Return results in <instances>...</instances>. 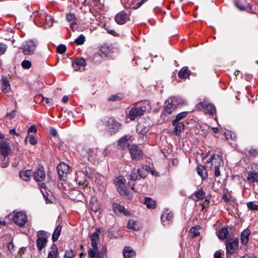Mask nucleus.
Instances as JSON below:
<instances>
[{
  "label": "nucleus",
  "mask_w": 258,
  "mask_h": 258,
  "mask_svg": "<svg viewBox=\"0 0 258 258\" xmlns=\"http://www.w3.org/2000/svg\"><path fill=\"white\" fill-rule=\"evenodd\" d=\"M182 103L183 101L180 98L175 97H170L165 102L163 113L165 114H171L178 104Z\"/></svg>",
  "instance_id": "obj_1"
},
{
  "label": "nucleus",
  "mask_w": 258,
  "mask_h": 258,
  "mask_svg": "<svg viewBox=\"0 0 258 258\" xmlns=\"http://www.w3.org/2000/svg\"><path fill=\"white\" fill-rule=\"evenodd\" d=\"M114 183L117 187V190L119 194L124 198L131 199L133 198V194L128 190L125 186L122 180L119 178H116L114 180Z\"/></svg>",
  "instance_id": "obj_2"
},
{
  "label": "nucleus",
  "mask_w": 258,
  "mask_h": 258,
  "mask_svg": "<svg viewBox=\"0 0 258 258\" xmlns=\"http://www.w3.org/2000/svg\"><path fill=\"white\" fill-rule=\"evenodd\" d=\"M210 162L212 165L215 166L214 174L215 176H219L220 175L219 167L223 163L222 157L219 154H214L211 157Z\"/></svg>",
  "instance_id": "obj_3"
},
{
  "label": "nucleus",
  "mask_w": 258,
  "mask_h": 258,
  "mask_svg": "<svg viewBox=\"0 0 258 258\" xmlns=\"http://www.w3.org/2000/svg\"><path fill=\"white\" fill-rule=\"evenodd\" d=\"M196 108L199 110L204 111L205 113L213 115L216 112V108L215 106L211 104L206 102H203L198 103L196 105Z\"/></svg>",
  "instance_id": "obj_4"
},
{
  "label": "nucleus",
  "mask_w": 258,
  "mask_h": 258,
  "mask_svg": "<svg viewBox=\"0 0 258 258\" xmlns=\"http://www.w3.org/2000/svg\"><path fill=\"white\" fill-rule=\"evenodd\" d=\"M33 15L36 17V20L38 18L42 20L45 27H50L53 25L51 16L46 14L45 13L36 12L33 13Z\"/></svg>",
  "instance_id": "obj_5"
},
{
  "label": "nucleus",
  "mask_w": 258,
  "mask_h": 258,
  "mask_svg": "<svg viewBox=\"0 0 258 258\" xmlns=\"http://www.w3.org/2000/svg\"><path fill=\"white\" fill-rule=\"evenodd\" d=\"M37 45V42L29 40L23 45V52L25 54L29 55L33 53Z\"/></svg>",
  "instance_id": "obj_6"
},
{
  "label": "nucleus",
  "mask_w": 258,
  "mask_h": 258,
  "mask_svg": "<svg viewBox=\"0 0 258 258\" xmlns=\"http://www.w3.org/2000/svg\"><path fill=\"white\" fill-rule=\"evenodd\" d=\"M13 219L15 223L20 227L23 226L27 222V217L26 213L23 212L16 213L13 217Z\"/></svg>",
  "instance_id": "obj_7"
},
{
  "label": "nucleus",
  "mask_w": 258,
  "mask_h": 258,
  "mask_svg": "<svg viewBox=\"0 0 258 258\" xmlns=\"http://www.w3.org/2000/svg\"><path fill=\"white\" fill-rule=\"evenodd\" d=\"M58 176L61 180H65L69 171V166L65 163H60L57 166Z\"/></svg>",
  "instance_id": "obj_8"
},
{
  "label": "nucleus",
  "mask_w": 258,
  "mask_h": 258,
  "mask_svg": "<svg viewBox=\"0 0 258 258\" xmlns=\"http://www.w3.org/2000/svg\"><path fill=\"white\" fill-rule=\"evenodd\" d=\"M128 150L133 159L138 160L142 157V151L137 145H132Z\"/></svg>",
  "instance_id": "obj_9"
},
{
  "label": "nucleus",
  "mask_w": 258,
  "mask_h": 258,
  "mask_svg": "<svg viewBox=\"0 0 258 258\" xmlns=\"http://www.w3.org/2000/svg\"><path fill=\"white\" fill-rule=\"evenodd\" d=\"M238 241L237 239L229 240L226 243V251L227 253H234L238 247Z\"/></svg>",
  "instance_id": "obj_10"
},
{
  "label": "nucleus",
  "mask_w": 258,
  "mask_h": 258,
  "mask_svg": "<svg viewBox=\"0 0 258 258\" xmlns=\"http://www.w3.org/2000/svg\"><path fill=\"white\" fill-rule=\"evenodd\" d=\"M33 177L36 181H43L46 178V173L43 167H40L33 171Z\"/></svg>",
  "instance_id": "obj_11"
},
{
  "label": "nucleus",
  "mask_w": 258,
  "mask_h": 258,
  "mask_svg": "<svg viewBox=\"0 0 258 258\" xmlns=\"http://www.w3.org/2000/svg\"><path fill=\"white\" fill-rule=\"evenodd\" d=\"M161 219L164 225H168L173 221V213L168 210H166L161 215Z\"/></svg>",
  "instance_id": "obj_12"
},
{
  "label": "nucleus",
  "mask_w": 258,
  "mask_h": 258,
  "mask_svg": "<svg viewBox=\"0 0 258 258\" xmlns=\"http://www.w3.org/2000/svg\"><path fill=\"white\" fill-rule=\"evenodd\" d=\"M11 152L10 144L4 140L0 141V153L1 155H8Z\"/></svg>",
  "instance_id": "obj_13"
},
{
  "label": "nucleus",
  "mask_w": 258,
  "mask_h": 258,
  "mask_svg": "<svg viewBox=\"0 0 258 258\" xmlns=\"http://www.w3.org/2000/svg\"><path fill=\"white\" fill-rule=\"evenodd\" d=\"M129 19V17L127 13L123 11L117 14L115 17V22L119 25L125 24Z\"/></svg>",
  "instance_id": "obj_14"
},
{
  "label": "nucleus",
  "mask_w": 258,
  "mask_h": 258,
  "mask_svg": "<svg viewBox=\"0 0 258 258\" xmlns=\"http://www.w3.org/2000/svg\"><path fill=\"white\" fill-rule=\"evenodd\" d=\"M145 109L141 107H136L132 109L129 112L128 116L131 120H134L136 117L143 115Z\"/></svg>",
  "instance_id": "obj_15"
},
{
  "label": "nucleus",
  "mask_w": 258,
  "mask_h": 258,
  "mask_svg": "<svg viewBox=\"0 0 258 258\" xmlns=\"http://www.w3.org/2000/svg\"><path fill=\"white\" fill-rule=\"evenodd\" d=\"M100 228H97L96 231L91 234L90 239L91 241L92 247H96L97 246L99 241V233L100 232Z\"/></svg>",
  "instance_id": "obj_16"
},
{
  "label": "nucleus",
  "mask_w": 258,
  "mask_h": 258,
  "mask_svg": "<svg viewBox=\"0 0 258 258\" xmlns=\"http://www.w3.org/2000/svg\"><path fill=\"white\" fill-rule=\"evenodd\" d=\"M123 254L124 258H135V251L130 246H125L123 249Z\"/></svg>",
  "instance_id": "obj_17"
},
{
  "label": "nucleus",
  "mask_w": 258,
  "mask_h": 258,
  "mask_svg": "<svg viewBox=\"0 0 258 258\" xmlns=\"http://www.w3.org/2000/svg\"><path fill=\"white\" fill-rule=\"evenodd\" d=\"M172 125L175 126L174 130L173 131V134L176 136H179L180 133L182 132L184 128V124L182 122H174L172 121Z\"/></svg>",
  "instance_id": "obj_18"
},
{
  "label": "nucleus",
  "mask_w": 258,
  "mask_h": 258,
  "mask_svg": "<svg viewBox=\"0 0 258 258\" xmlns=\"http://www.w3.org/2000/svg\"><path fill=\"white\" fill-rule=\"evenodd\" d=\"M131 138V136H125L121 138L118 142V145L122 149L130 147L128 140Z\"/></svg>",
  "instance_id": "obj_19"
},
{
  "label": "nucleus",
  "mask_w": 258,
  "mask_h": 258,
  "mask_svg": "<svg viewBox=\"0 0 258 258\" xmlns=\"http://www.w3.org/2000/svg\"><path fill=\"white\" fill-rule=\"evenodd\" d=\"M107 126L110 132L114 133L119 130L120 125L117 121L112 119H110L107 122Z\"/></svg>",
  "instance_id": "obj_20"
},
{
  "label": "nucleus",
  "mask_w": 258,
  "mask_h": 258,
  "mask_svg": "<svg viewBox=\"0 0 258 258\" xmlns=\"http://www.w3.org/2000/svg\"><path fill=\"white\" fill-rule=\"evenodd\" d=\"M86 65L85 60L83 58H77L72 63V66L75 71H80L81 67H85Z\"/></svg>",
  "instance_id": "obj_21"
},
{
  "label": "nucleus",
  "mask_w": 258,
  "mask_h": 258,
  "mask_svg": "<svg viewBox=\"0 0 258 258\" xmlns=\"http://www.w3.org/2000/svg\"><path fill=\"white\" fill-rule=\"evenodd\" d=\"M47 238L46 237H39L36 240L37 247L41 251L46 245Z\"/></svg>",
  "instance_id": "obj_22"
},
{
  "label": "nucleus",
  "mask_w": 258,
  "mask_h": 258,
  "mask_svg": "<svg viewBox=\"0 0 258 258\" xmlns=\"http://www.w3.org/2000/svg\"><path fill=\"white\" fill-rule=\"evenodd\" d=\"M20 177L25 181H29L30 180L32 176H33V171L31 170H26L21 171L20 172Z\"/></svg>",
  "instance_id": "obj_23"
},
{
  "label": "nucleus",
  "mask_w": 258,
  "mask_h": 258,
  "mask_svg": "<svg viewBox=\"0 0 258 258\" xmlns=\"http://www.w3.org/2000/svg\"><path fill=\"white\" fill-rule=\"evenodd\" d=\"M2 90L4 92H8L10 89V85L6 77L2 78Z\"/></svg>",
  "instance_id": "obj_24"
},
{
  "label": "nucleus",
  "mask_w": 258,
  "mask_h": 258,
  "mask_svg": "<svg viewBox=\"0 0 258 258\" xmlns=\"http://www.w3.org/2000/svg\"><path fill=\"white\" fill-rule=\"evenodd\" d=\"M250 231L248 229L244 230L241 234V241L243 244H246L248 241Z\"/></svg>",
  "instance_id": "obj_25"
},
{
  "label": "nucleus",
  "mask_w": 258,
  "mask_h": 258,
  "mask_svg": "<svg viewBox=\"0 0 258 258\" xmlns=\"http://www.w3.org/2000/svg\"><path fill=\"white\" fill-rule=\"evenodd\" d=\"M190 75V71L187 67H183L178 73V77L181 79H186Z\"/></svg>",
  "instance_id": "obj_26"
},
{
  "label": "nucleus",
  "mask_w": 258,
  "mask_h": 258,
  "mask_svg": "<svg viewBox=\"0 0 258 258\" xmlns=\"http://www.w3.org/2000/svg\"><path fill=\"white\" fill-rule=\"evenodd\" d=\"M195 197L193 198L195 201H198L204 199L205 197V192L204 190L201 188L195 193Z\"/></svg>",
  "instance_id": "obj_27"
},
{
  "label": "nucleus",
  "mask_w": 258,
  "mask_h": 258,
  "mask_svg": "<svg viewBox=\"0 0 258 258\" xmlns=\"http://www.w3.org/2000/svg\"><path fill=\"white\" fill-rule=\"evenodd\" d=\"M144 204L146 205L148 209H155L156 206V203L155 201L150 198H145Z\"/></svg>",
  "instance_id": "obj_28"
},
{
  "label": "nucleus",
  "mask_w": 258,
  "mask_h": 258,
  "mask_svg": "<svg viewBox=\"0 0 258 258\" xmlns=\"http://www.w3.org/2000/svg\"><path fill=\"white\" fill-rule=\"evenodd\" d=\"M110 53L109 47L104 45L101 47L99 51V55L101 57H106L108 56Z\"/></svg>",
  "instance_id": "obj_29"
},
{
  "label": "nucleus",
  "mask_w": 258,
  "mask_h": 258,
  "mask_svg": "<svg viewBox=\"0 0 258 258\" xmlns=\"http://www.w3.org/2000/svg\"><path fill=\"white\" fill-rule=\"evenodd\" d=\"M138 174L137 170L134 169L130 176V180H131V181L128 182V185L133 189H134V187H133L134 185V181L137 179Z\"/></svg>",
  "instance_id": "obj_30"
},
{
  "label": "nucleus",
  "mask_w": 258,
  "mask_h": 258,
  "mask_svg": "<svg viewBox=\"0 0 258 258\" xmlns=\"http://www.w3.org/2000/svg\"><path fill=\"white\" fill-rule=\"evenodd\" d=\"M58 254L57 247L55 244H52L51 247V250L48 253L47 258H56Z\"/></svg>",
  "instance_id": "obj_31"
},
{
  "label": "nucleus",
  "mask_w": 258,
  "mask_h": 258,
  "mask_svg": "<svg viewBox=\"0 0 258 258\" xmlns=\"http://www.w3.org/2000/svg\"><path fill=\"white\" fill-rule=\"evenodd\" d=\"M198 174L201 176V177L205 179L208 176L207 170L203 166H198L197 167Z\"/></svg>",
  "instance_id": "obj_32"
},
{
  "label": "nucleus",
  "mask_w": 258,
  "mask_h": 258,
  "mask_svg": "<svg viewBox=\"0 0 258 258\" xmlns=\"http://www.w3.org/2000/svg\"><path fill=\"white\" fill-rule=\"evenodd\" d=\"M113 210L114 212L117 215L121 213H125L124 208L123 206L119 204L115 203L113 205Z\"/></svg>",
  "instance_id": "obj_33"
},
{
  "label": "nucleus",
  "mask_w": 258,
  "mask_h": 258,
  "mask_svg": "<svg viewBox=\"0 0 258 258\" xmlns=\"http://www.w3.org/2000/svg\"><path fill=\"white\" fill-rule=\"evenodd\" d=\"M88 255L91 258H94L95 257L97 258L98 255H100L98 249V246H96V247H92V248H90L88 251Z\"/></svg>",
  "instance_id": "obj_34"
},
{
  "label": "nucleus",
  "mask_w": 258,
  "mask_h": 258,
  "mask_svg": "<svg viewBox=\"0 0 258 258\" xmlns=\"http://www.w3.org/2000/svg\"><path fill=\"white\" fill-rule=\"evenodd\" d=\"M247 180L251 183L258 181V173L251 172L248 173L247 177Z\"/></svg>",
  "instance_id": "obj_35"
},
{
  "label": "nucleus",
  "mask_w": 258,
  "mask_h": 258,
  "mask_svg": "<svg viewBox=\"0 0 258 258\" xmlns=\"http://www.w3.org/2000/svg\"><path fill=\"white\" fill-rule=\"evenodd\" d=\"M61 228L60 225H58L56 227L52 236V240L53 242L56 241L58 239L61 231Z\"/></svg>",
  "instance_id": "obj_36"
},
{
  "label": "nucleus",
  "mask_w": 258,
  "mask_h": 258,
  "mask_svg": "<svg viewBox=\"0 0 258 258\" xmlns=\"http://www.w3.org/2000/svg\"><path fill=\"white\" fill-rule=\"evenodd\" d=\"M228 234V231L226 228H222L220 229L218 233V236L221 239H224L227 238V236Z\"/></svg>",
  "instance_id": "obj_37"
},
{
  "label": "nucleus",
  "mask_w": 258,
  "mask_h": 258,
  "mask_svg": "<svg viewBox=\"0 0 258 258\" xmlns=\"http://www.w3.org/2000/svg\"><path fill=\"white\" fill-rule=\"evenodd\" d=\"M35 99L36 100L39 99L40 100V102L41 103L43 101H45V103L48 104V105L50 106L52 105L53 101L51 99L48 98H45L42 95H40L35 97Z\"/></svg>",
  "instance_id": "obj_38"
},
{
  "label": "nucleus",
  "mask_w": 258,
  "mask_h": 258,
  "mask_svg": "<svg viewBox=\"0 0 258 258\" xmlns=\"http://www.w3.org/2000/svg\"><path fill=\"white\" fill-rule=\"evenodd\" d=\"M145 170H146L147 171H148L150 170L151 171L152 174L153 175L155 174V173L153 171H151V168L149 166H146L145 169H144V168H142L141 169H138L137 170L138 174H139L141 177L145 178L146 177V174L144 173L145 172Z\"/></svg>",
  "instance_id": "obj_39"
},
{
  "label": "nucleus",
  "mask_w": 258,
  "mask_h": 258,
  "mask_svg": "<svg viewBox=\"0 0 258 258\" xmlns=\"http://www.w3.org/2000/svg\"><path fill=\"white\" fill-rule=\"evenodd\" d=\"M98 152L99 151L98 148L89 149L87 151V153L89 156V159L90 160V158H96L98 154Z\"/></svg>",
  "instance_id": "obj_40"
},
{
  "label": "nucleus",
  "mask_w": 258,
  "mask_h": 258,
  "mask_svg": "<svg viewBox=\"0 0 258 258\" xmlns=\"http://www.w3.org/2000/svg\"><path fill=\"white\" fill-rule=\"evenodd\" d=\"M1 166L3 168L7 167L10 163V159L8 155H2L1 156Z\"/></svg>",
  "instance_id": "obj_41"
},
{
  "label": "nucleus",
  "mask_w": 258,
  "mask_h": 258,
  "mask_svg": "<svg viewBox=\"0 0 258 258\" xmlns=\"http://www.w3.org/2000/svg\"><path fill=\"white\" fill-rule=\"evenodd\" d=\"M200 229V226H196L192 227L190 229L189 232L191 233L192 236L195 237L200 235V233L199 230Z\"/></svg>",
  "instance_id": "obj_42"
},
{
  "label": "nucleus",
  "mask_w": 258,
  "mask_h": 258,
  "mask_svg": "<svg viewBox=\"0 0 258 258\" xmlns=\"http://www.w3.org/2000/svg\"><path fill=\"white\" fill-rule=\"evenodd\" d=\"M127 227L128 228L133 230H138L139 229V226L137 222L132 220L128 221Z\"/></svg>",
  "instance_id": "obj_43"
},
{
  "label": "nucleus",
  "mask_w": 258,
  "mask_h": 258,
  "mask_svg": "<svg viewBox=\"0 0 258 258\" xmlns=\"http://www.w3.org/2000/svg\"><path fill=\"white\" fill-rule=\"evenodd\" d=\"M124 96L122 93H118L114 95H112L109 99L108 100L114 101H119L122 99L123 98Z\"/></svg>",
  "instance_id": "obj_44"
},
{
  "label": "nucleus",
  "mask_w": 258,
  "mask_h": 258,
  "mask_svg": "<svg viewBox=\"0 0 258 258\" xmlns=\"http://www.w3.org/2000/svg\"><path fill=\"white\" fill-rule=\"evenodd\" d=\"M137 131L142 135H145L148 132L149 128L147 126H143L141 124H139L137 127Z\"/></svg>",
  "instance_id": "obj_45"
},
{
  "label": "nucleus",
  "mask_w": 258,
  "mask_h": 258,
  "mask_svg": "<svg viewBox=\"0 0 258 258\" xmlns=\"http://www.w3.org/2000/svg\"><path fill=\"white\" fill-rule=\"evenodd\" d=\"M67 20L71 23V25L76 24L77 19L73 13H70L67 15Z\"/></svg>",
  "instance_id": "obj_46"
},
{
  "label": "nucleus",
  "mask_w": 258,
  "mask_h": 258,
  "mask_svg": "<svg viewBox=\"0 0 258 258\" xmlns=\"http://www.w3.org/2000/svg\"><path fill=\"white\" fill-rule=\"evenodd\" d=\"M187 114V112L186 111L180 112L176 115L175 119H174L173 121H174V122H177V121L180 122L179 121L182 118L185 117Z\"/></svg>",
  "instance_id": "obj_47"
},
{
  "label": "nucleus",
  "mask_w": 258,
  "mask_h": 258,
  "mask_svg": "<svg viewBox=\"0 0 258 258\" xmlns=\"http://www.w3.org/2000/svg\"><path fill=\"white\" fill-rule=\"evenodd\" d=\"M75 253L72 249L66 250L64 254V258H74Z\"/></svg>",
  "instance_id": "obj_48"
},
{
  "label": "nucleus",
  "mask_w": 258,
  "mask_h": 258,
  "mask_svg": "<svg viewBox=\"0 0 258 258\" xmlns=\"http://www.w3.org/2000/svg\"><path fill=\"white\" fill-rule=\"evenodd\" d=\"M85 37L83 35H80L75 40V43L78 45L83 44L85 41Z\"/></svg>",
  "instance_id": "obj_49"
},
{
  "label": "nucleus",
  "mask_w": 258,
  "mask_h": 258,
  "mask_svg": "<svg viewBox=\"0 0 258 258\" xmlns=\"http://www.w3.org/2000/svg\"><path fill=\"white\" fill-rule=\"evenodd\" d=\"M247 206L249 210H258V205L254 204L252 202H248L247 204Z\"/></svg>",
  "instance_id": "obj_50"
},
{
  "label": "nucleus",
  "mask_w": 258,
  "mask_h": 258,
  "mask_svg": "<svg viewBox=\"0 0 258 258\" xmlns=\"http://www.w3.org/2000/svg\"><path fill=\"white\" fill-rule=\"evenodd\" d=\"M66 49L67 48L64 45L60 44L57 47V52L60 54H62L66 52Z\"/></svg>",
  "instance_id": "obj_51"
},
{
  "label": "nucleus",
  "mask_w": 258,
  "mask_h": 258,
  "mask_svg": "<svg viewBox=\"0 0 258 258\" xmlns=\"http://www.w3.org/2000/svg\"><path fill=\"white\" fill-rule=\"evenodd\" d=\"M31 66V62L28 60H24L22 62V67L25 69H29Z\"/></svg>",
  "instance_id": "obj_52"
},
{
  "label": "nucleus",
  "mask_w": 258,
  "mask_h": 258,
  "mask_svg": "<svg viewBox=\"0 0 258 258\" xmlns=\"http://www.w3.org/2000/svg\"><path fill=\"white\" fill-rule=\"evenodd\" d=\"M29 141L30 143L32 145H35L37 143L36 139L33 135L30 136Z\"/></svg>",
  "instance_id": "obj_53"
},
{
  "label": "nucleus",
  "mask_w": 258,
  "mask_h": 258,
  "mask_svg": "<svg viewBox=\"0 0 258 258\" xmlns=\"http://www.w3.org/2000/svg\"><path fill=\"white\" fill-rule=\"evenodd\" d=\"M90 207L92 211H94L95 212H97L99 210V206L96 204V205L93 204L92 205V202H90Z\"/></svg>",
  "instance_id": "obj_54"
},
{
  "label": "nucleus",
  "mask_w": 258,
  "mask_h": 258,
  "mask_svg": "<svg viewBox=\"0 0 258 258\" xmlns=\"http://www.w3.org/2000/svg\"><path fill=\"white\" fill-rule=\"evenodd\" d=\"M37 132V128L35 125H32L28 129V133H36Z\"/></svg>",
  "instance_id": "obj_55"
},
{
  "label": "nucleus",
  "mask_w": 258,
  "mask_h": 258,
  "mask_svg": "<svg viewBox=\"0 0 258 258\" xmlns=\"http://www.w3.org/2000/svg\"><path fill=\"white\" fill-rule=\"evenodd\" d=\"M46 234H47V232L43 231V230H40L37 232V237H44V236Z\"/></svg>",
  "instance_id": "obj_56"
},
{
  "label": "nucleus",
  "mask_w": 258,
  "mask_h": 258,
  "mask_svg": "<svg viewBox=\"0 0 258 258\" xmlns=\"http://www.w3.org/2000/svg\"><path fill=\"white\" fill-rule=\"evenodd\" d=\"M6 50V46L5 45L0 44V54H4Z\"/></svg>",
  "instance_id": "obj_57"
},
{
  "label": "nucleus",
  "mask_w": 258,
  "mask_h": 258,
  "mask_svg": "<svg viewBox=\"0 0 258 258\" xmlns=\"http://www.w3.org/2000/svg\"><path fill=\"white\" fill-rule=\"evenodd\" d=\"M222 252L219 251H216L214 254V258H222Z\"/></svg>",
  "instance_id": "obj_58"
},
{
  "label": "nucleus",
  "mask_w": 258,
  "mask_h": 258,
  "mask_svg": "<svg viewBox=\"0 0 258 258\" xmlns=\"http://www.w3.org/2000/svg\"><path fill=\"white\" fill-rule=\"evenodd\" d=\"M15 113L14 111H12V112L7 113V116L9 119H12L15 117Z\"/></svg>",
  "instance_id": "obj_59"
},
{
  "label": "nucleus",
  "mask_w": 258,
  "mask_h": 258,
  "mask_svg": "<svg viewBox=\"0 0 258 258\" xmlns=\"http://www.w3.org/2000/svg\"><path fill=\"white\" fill-rule=\"evenodd\" d=\"M14 245L13 243L12 242H9L8 244V249L10 251H12V250H14Z\"/></svg>",
  "instance_id": "obj_60"
},
{
  "label": "nucleus",
  "mask_w": 258,
  "mask_h": 258,
  "mask_svg": "<svg viewBox=\"0 0 258 258\" xmlns=\"http://www.w3.org/2000/svg\"><path fill=\"white\" fill-rule=\"evenodd\" d=\"M148 0H141L137 4L136 9L140 7L144 3L146 2Z\"/></svg>",
  "instance_id": "obj_61"
},
{
  "label": "nucleus",
  "mask_w": 258,
  "mask_h": 258,
  "mask_svg": "<svg viewBox=\"0 0 258 258\" xmlns=\"http://www.w3.org/2000/svg\"><path fill=\"white\" fill-rule=\"evenodd\" d=\"M249 153L252 155V156H255L257 154V151L255 149H250L249 151H248Z\"/></svg>",
  "instance_id": "obj_62"
},
{
  "label": "nucleus",
  "mask_w": 258,
  "mask_h": 258,
  "mask_svg": "<svg viewBox=\"0 0 258 258\" xmlns=\"http://www.w3.org/2000/svg\"><path fill=\"white\" fill-rule=\"evenodd\" d=\"M50 134L54 137H56L57 135V132L56 130L52 128L50 130Z\"/></svg>",
  "instance_id": "obj_63"
},
{
  "label": "nucleus",
  "mask_w": 258,
  "mask_h": 258,
  "mask_svg": "<svg viewBox=\"0 0 258 258\" xmlns=\"http://www.w3.org/2000/svg\"><path fill=\"white\" fill-rule=\"evenodd\" d=\"M236 6L240 10H243L244 9V6L243 5H239L238 2L235 3Z\"/></svg>",
  "instance_id": "obj_64"
}]
</instances>
